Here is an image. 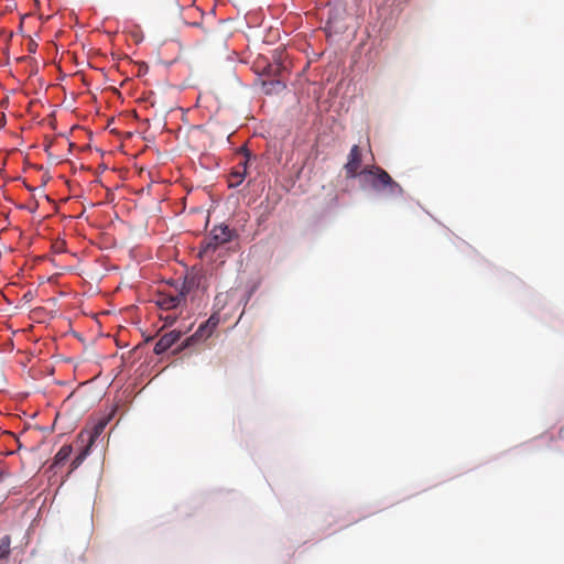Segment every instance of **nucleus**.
Listing matches in <instances>:
<instances>
[{
	"instance_id": "nucleus-7",
	"label": "nucleus",
	"mask_w": 564,
	"mask_h": 564,
	"mask_svg": "<svg viewBox=\"0 0 564 564\" xmlns=\"http://www.w3.org/2000/svg\"><path fill=\"white\" fill-rule=\"evenodd\" d=\"M247 175V160L241 162L228 177L229 187L239 186Z\"/></svg>"
},
{
	"instance_id": "nucleus-10",
	"label": "nucleus",
	"mask_w": 564,
	"mask_h": 564,
	"mask_svg": "<svg viewBox=\"0 0 564 564\" xmlns=\"http://www.w3.org/2000/svg\"><path fill=\"white\" fill-rule=\"evenodd\" d=\"M263 87L268 94L278 93L285 88L284 80L282 78H273L263 82Z\"/></svg>"
},
{
	"instance_id": "nucleus-11",
	"label": "nucleus",
	"mask_w": 564,
	"mask_h": 564,
	"mask_svg": "<svg viewBox=\"0 0 564 564\" xmlns=\"http://www.w3.org/2000/svg\"><path fill=\"white\" fill-rule=\"evenodd\" d=\"M72 451L73 449H72L70 445H63L55 455L54 464L55 465L64 464L69 458Z\"/></svg>"
},
{
	"instance_id": "nucleus-15",
	"label": "nucleus",
	"mask_w": 564,
	"mask_h": 564,
	"mask_svg": "<svg viewBox=\"0 0 564 564\" xmlns=\"http://www.w3.org/2000/svg\"><path fill=\"white\" fill-rule=\"evenodd\" d=\"M161 318L164 319L166 324L172 325L176 321L177 317H176V315L167 314L166 316L161 317Z\"/></svg>"
},
{
	"instance_id": "nucleus-13",
	"label": "nucleus",
	"mask_w": 564,
	"mask_h": 564,
	"mask_svg": "<svg viewBox=\"0 0 564 564\" xmlns=\"http://www.w3.org/2000/svg\"><path fill=\"white\" fill-rule=\"evenodd\" d=\"M285 70V67L278 63V64H269L265 69H264V73L268 75V76H272V77H276V78H281L282 77V73Z\"/></svg>"
},
{
	"instance_id": "nucleus-9",
	"label": "nucleus",
	"mask_w": 564,
	"mask_h": 564,
	"mask_svg": "<svg viewBox=\"0 0 564 564\" xmlns=\"http://www.w3.org/2000/svg\"><path fill=\"white\" fill-rule=\"evenodd\" d=\"M199 284V280L196 275L194 274H188L185 276L183 283H182V286L178 291L180 294H183L184 295V301L186 302V295L192 291L194 290L195 288H197Z\"/></svg>"
},
{
	"instance_id": "nucleus-6",
	"label": "nucleus",
	"mask_w": 564,
	"mask_h": 564,
	"mask_svg": "<svg viewBox=\"0 0 564 564\" xmlns=\"http://www.w3.org/2000/svg\"><path fill=\"white\" fill-rule=\"evenodd\" d=\"M106 421H99L94 425V427L89 431H82L78 435V440L82 443H86L87 446L91 448L96 440L101 435L106 427Z\"/></svg>"
},
{
	"instance_id": "nucleus-2",
	"label": "nucleus",
	"mask_w": 564,
	"mask_h": 564,
	"mask_svg": "<svg viewBox=\"0 0 564 564\" xmlns=\"http://www.w3.org/2000/svg\"><path fill=\"white\" fill-rule=\"evenodd\" d=\"M235 236L236 231L230 229L227 225L221 224L215 226L202 242L199 256L203 257L215 252L217 248L231 241Z\"/></svg>"
},
{
	"instance_id": "nucleus-14",
	"label": "nucleus",
	"mask_w": 564,
	"mask_h": 564,
	"mask_svg": "<svg viewBox=\"0 0 564 564\" xmlns=\"http://www.w3.org/2000/svg\"><path fill=\"white\" fill-rule=\"evenodd\" d=\"M90 452V447L85 445L83 447V449L80 451V453L74 458V460L72 462V470L78 468L82 463L86 459V457L88 456Z\"/></svg>"
},
{
	"instance_id": "nucleus-5",
	"label": "nucleus",
	"mask_w": 564,
	"mask_h": 564,
	"mask_svg": "<svg viewBox=\"0 0 564 564\" xmlns=\"http://www.w3.org/2000/svg\"><path fill=\"white\" fill-rule=\"evenodd\" d=\"M181 335L182 333L177 330H172L170 333L164 334L154 345L153 351L156 355H162L181 338Z\"/></svg>"
},
{
	"instance_id": "nucleus-8",
	"label": "nucleus",
	"mask_w": 564,
	"mask_h": 564,
	"mask_svg": "<svg viewBox=\"0 0 564 564\" xmlns=\"http://www.w3.org/2000/svg\"><path fill=\"white\" fill-rule=\"evenodd\" d=\"M218 325V318L214 315L210 316L204 324L199 325L194 337L207 338L209 337Z\"/></svg>"
},
{
	"instance_id": "nucleus-4",
	"label": "nucleus",
	"mask_w": 564,
	"mask_h": 564,
	"mask_svg": "<svg viewBox=\"0 0 564 564\" xmlns=\"http://www.w3.org/2000/svg\"><path fill=\"white\" fill-rule=\"evenodd\" d=\"M185 303L183 294H169L166 292H159L155 299V304L164 311H171L182 306Z\"/></svg>"
},
{
	"instance_id": "nucleus-3",
	"label": "nucleus",
	"mask_w": 564,
	"mask_h": 564,
	"mask_svg": "<svg viewBox=\"0 0 564 564\" xmlns=\"http://www.w3.org/2000/svg\"><path fill=\"white\" fill-rule=\"evenodd\" d=\"M361 167V151L359 145L355 144L351 147L348 154L347 163L344 165V170L347 178H356L360 176L359 171Z\"/></svg>"
},
{
	"instance_id": "nucleus-12",
	"label": "nucleus",
	"mask_w": 564,
	"mask_h": 564,
	"mask_svg": "<svg viewBox=\"0 0 564 564\" xmlns=\"http://www.w3.org/2000/svg\"><path fill=\"white\" fill-rule=\"evenodd\" d=\"M11 538L10 535H3L0 539V558L6 560L11 553Z\"/></svg>"
},
{
	"instance_id": "nucleus-1",
	"label": "nucleus",
	"mask_w": 564,
	"mask_h": 564,
	"mask_svg": "<svg viewBox=\"0 0 564 564\" xmlns=\"http://www.w3.org/2000/svg\"><path fill=\"white\" fill-rule=\"evenodd\" d=\"M362 183L369 185L373 191L383 193L390 197L402 196L404 191L390 174L380 166L365 167L360 172Z\"/></svg>"
}]
</instances>
